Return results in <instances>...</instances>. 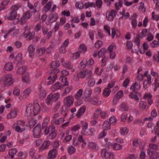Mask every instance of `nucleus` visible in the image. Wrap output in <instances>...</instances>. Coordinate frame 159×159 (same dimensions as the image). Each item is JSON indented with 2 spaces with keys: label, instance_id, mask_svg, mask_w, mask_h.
<instances>
[{
  "label": "nucleus",
  "instance_id": "obj_1",
  "mask_svg": "<svg viewBox=\"0 0 159 159\" xmlns=\"http://www.w3.org/2000/svg\"><path fill=\"white\" fill-rule=\"evenodd\" d=\"M0 82L2 83L5 86H9L13 83V80L11 75H7L0 79Z\"/></svg>",
  "mask_w": 159,
  "mask_h": 159
},
{
  "label": "nucleus",
  "instance_id": "obj_34",
  "mask_svg": "<svg viewBox=\"0 0 159 159\" xmlns=\"http://www.w3.org/2000/svg\"><path fill=\"white\" fill-rule=\"evenodd\" d=\"M92 93L91 89H86L84 91V95L86 98H88L91 94Z\"/></svg>",
  "mask_w": 159,
  "mask_h": 159
},
{
  "label": "nucleus",
  "instance_id": "obj_28",
  "mask_svg": "<svg viewBox=\"0 0 159 159\" xmlns=\"http://www.w3.org/2000/svg\"><path fill=\"white\" fill-rule=\"evenodd\" d=\"M29 120L28 123L30 127L31 128L34 127L37 123L36 120L34 118H32L31 119L30 118Z\"/></svg>",
  "mask_w": 159,
  "mask_h": 159
},
{
  "label": "nucleus",
  "instance_id": "obj_25",
  "mask_svg": "<svg viewBox=\"0 0 159 159\" xmlns=\"http://www.w3.org/2000/svg\"><path fill=\"white\" fill-rule=\"evenodd\" d=\"M52 2H48L44 7V11L45 12H47L51 9Z\"/></svg>",
  "mask_w": 159,
  "mask_h": 159
},
{
  "label": "nucleus",
  "instance_id": "obj_8",
  "mask_svg": "<svg viewBox=\"0 0 159 159\" xmlns=\"http://www.w3.org/2000/svg\"><path fill=\"white\" fill-rule=\"evenodd\" d=\"M51 143L49 141H44L42 144V145L39 147V151L42 152L44 150L48 149Z\"/></svg>",
  "mask_w": 159,
  "mask_h": 159
},
{
  "label": "nucleus",
  "instance_id": "obj_62",
  "mask_svg": "<svg viewBox=\"0 0 159 159\" xmlns=\"http://www.w3.org/2000/svg\"><path fill=\"white\" fill-rule=\"evenodd\" d=\"M48 121L49 120L47 118H46L44 119L42 125V127L43 129L45 128L47 125Z\"/></svg>",
  "mask_w": 159,
  "mask_h": 159
},
{
  "label": "nucleus",
  "instance_id": "obj_24",
  "mask_svg": "<svg viewBox=\"0 0 159 159\" xmlns=\"http://www.w3.org/2000/svg\"><path fill=\"white\" fill-rule=\"evenodd\" d=\"M46 49L45 47L38 49L37 50V52L39 56H41L44 54Z\"/></svg>",
  "mask_w": 159,
  "mask_h": 159
},
{
  "label": "nucleus",
  "instance_id": "obj_46",
  "mask_svg": "<svg viewBox=\"0 0 159 159\" xmlns=\"http://www.w3.org/2000/svg\"><path fill=\"white\" fill-rule=\"evenodd\" d=\"M142 38V37H140V35L139 36V35H138L134 40V42L136 43L137 45L138 46L139 48L140 45V38Z\"/></svg>",
  "mask_w": 159,
  "mask_h": 159
},
{
  "label": "nucleus",
  "instance_id": "obj_31",
  "mask_svg": "<svg viewBox=\"0 0 159 159\" xmlns=\"http://www.w3.org/2000/svg\"><path fill=\"white\" fill-rule=\"evenodd\" d=\"M22 81L23 82L26 83H28L30 82V76L27 73L26 75L25 76H22Z\"/></svg>",
  "mask_w": 159,
  "mask_h": 159
},
{
  "label": "nucleus",
  "instance_id": "obj_20",
  "mask_svg": "<svg viewBox=\"0 0 159 159\" xmlns=\"http://www.w3.org/2000/svg\"><path fill=\"white\" fill-rule=\"evenodd\" d=\"M103 129L107 130L110 129L111 125L107 120H105L102 125Z\"/></svg>",
  "mask_w": 159,
  "mask_h": 159
},
{
  "label": "nucleus",
  "instance_id": "obj_56",
  "mask_svg": "<svg viewBox=\"0 0 159 159\" xmlns=\"http://www.w3.org/2000/svg\"><path fill=\"white\" fill-rule=\"evenodd\" d=\"M110 123L112 124L113 125H115L116 123V117L114 116H111L109 119Z\"/></svg>",
  "mask_w": 159,
  "mask_h": 159
},
{
  "label": "nucleus",
  "instance_id": "obj_27",
  "mask_svg": "<svg viewBox=\"0 0 159 159\" xmlns=\"http://www.w3.org/2000/svg\"><path fill=\"white\" fill-rule=\"evenodd\" d=\"M22 59V55L21 53H19L16 56L15 60L14 62L16 63L17 61L18 63H19L21 62Z\"/></svg>",
  "mask_w": 159,
  "mask_h": 159
},
{
  "label": "nucleus",
  "instance_id": "obj_21",
  "mask_svg": "<svg viewBox=\"0 0 159 159\" xmlns=\"http://www.w3.org/2000/svg\"><path fill=\"white\" fill-rule=\"evenodd\" d=\"M107 52L105 48H102L98 52V55L99 58L103 57Z\"/></svg>",
  "mask_w": 159,
  "mask_h": 159
},
{
  "label": "nucleus",
  "instance_id": "obj_33",
  "mask_svg": "<svg viewBox=\"0 0 159 159\" xmlns=\"http://www.w3.org/2000/svg\"><path fill=\"white\" fill-rule=\"evenodd\" d=\"M4 68L6 70L10 71L12 69L13 66L11 63L8 62L5 65Z\"/></svg>",
  "mask_w": 159,
  "mask_h": 159
},
{
  "label": "nucleus",
  "instance_id": "obj_43",
  "mask_svg": "<svg viewBox=\"0 0 159 159\" xmlns=\"http://www.w3.org/2000/svg\"><path fill=\"white\" fill-rule=\"evenodd\" d=\"M120 132L121 134L124 135L127 134L128 130L126 127H124L120 128Z\"/></svg>",
  "mask_w": 159,
  "mask_h": 159
},
{
  "label": "nucleus",
  "instance_id": "obj_17",
  "mask_svg": "<svg viewBox=\"0 0 159 159\" xmlns=\"http://www.w3.org/2000/svg\"><path fill=\"white\" fill-rule=\"evenodd\" d=\"M39 89L40 90L39 93V98L41 100H42L46 96V92L43 89L42 87H40Z\"/></svg>",
  "mask_w": 159,
  "mask_h": 159
},
{
  "label": "nucleus",
  "instance_id": "obj_16",
  "mask_svg": "<svg viewBox=\"0 0 159 159\" xmlns=\"http://www.w3.org/2000/svg\"><path fill=\"white\" fill-rule=\"evenodd\" d=\"M140 89V85L139 84H138L137 82H135L134 83L133 85L131 86L130 89H133V90H135L136 91L139 90Z\"/></svg>",
  "mask_w": 159,
  "mask_h": 159
},
{
  "label": "nucleus",
  "instance_id": "obj_3",
  "mask_svg": "<svg viewBox=\"0 0 159 159\" xmlns=\"http://www.w3.org/2000/svg\"><path fill=\"white\" fill-rule=\"evenodd\" d=\"M33 136L35 138H39L40 137L41 132V125L38 124L33 129Z\"/></svg>",
  "mask_w": 159,
  "mask_h": 159
},
{
  "label": "nucleus",
  "instance_id": "obj_44",
  "mask_svg": "<svg viewBox=\"0 0 159 159\" xmlns=\"http://www.w3.org/2000/svg\"><path fill=\"white\" fill-rule=\"evenodd\" d=\"M95 84V81L94 79H89L88 81L87 84L90 87H93Z\"/></svg>",
  "mask_w": 159,
  "mask_h": 159
},
{
  "label": "nucleus",
  "instance_id": "obj_23",
  "mask_svg": "<svg viewBox=\"0 0 159 159\" xmlns=\"http://www.w3.org/2000/svg\"><path fill=\"white\" fill-rule=\"evenodd\" d=\"M79 50V52L84 53L87 51L86 46L83 44H80Z\"/></svg>",
  "mask_w": 159,
  "mask_h": 159
},
{
  "label": "nucleus",
  "instance_id": "obj_22",
  "mask_svg": "<svg viewBox=\"0 0 159 159\" xmlns=\"http://www.w3.org/2000/svg\"><path fill=\"white\" fill-rule=\"evenodd\" d=\"M119 110L121 111H128V108L127 104L125 102H123L120 105Z\"/></svg>",
  "mask_w": 159,
  "mask_h": 159
},
{
  "label": "nucleus",
  "instance_id": "obj_13",
  "mask_svg": "<svg viewBox=\"0 0 159 159\" xmlns=\"http://www.w3.org/2000/svg\"><path fill=\"white\" fill-rule=\"evenodd\" d=\"M120 34V32L115 28L111 29V38L114 39L115 35L117 37H119Z\"/></svg>",
  "mask_w": 159,
  "mask_h": 159
},
{
  "label": "nucleus",
  "instance_id": "obj_4",
  "mask_svg": "<svg viewBox=\"0 0 159 159\" xmlns=\"http://www.w3.org/2000/svg\"><path fill=\"white\" fill-rule=\"evenodd\" d=\"M12 8L13 10L11 12L10 15L8 18L10 20H13L16 19L17 16L16 10L18 9V7L16 6H13Z\"/></svg>",
  "mask_w": 159,
  "mask_h": 159
},
{
  "label": "nucleus",
  "instance_id": "obj_2",
  "mask_svg": "<svg viewBox=\"0 0 159 159\" xmlns=\"http://www.w3.org/2000/svg\"><path fill=\"white\" fill-rule=\"evenodd\" d=\"M101 156L105 158L110 159H115V155L113 153L109 152L107 149L103 148L100 152Z\"/></svg>",
  "mask_w": 159,
  "mask_h": 159
},
{
  "label": "nucleus",
  "instance_id": "obj_39",
  "mask_svg": "<svg viewBox=\"0 0 159 159\" xmlns=\"http://www.w3.org/2000/svg\"><path fill=\"white\" fill-rule=\"evenodd\" d=\"M123 95V92L122 90H120L115 95L114 97L117 98L119 100L122 98Z\"/></svg>",
  "mask_w": 159,
  "mask_h": 159
},
{
  "label": "nucleus",
  "instance_id": "obj_54",
  "mask_svg": "<svg viewBox=\"0 0 159 159\" xmlns=\"http://www.w3.org/2000/svg\"><path fill=\"white\" fill-rule=\"evenodd\" d=\"M157 53V54H155L153 56V59L154 61L158 63L159 62V51H158Z\"/></svg>",
  "mask_w": 159,
  "mask_h": 159
},
{
  "label": "nucleus",
  "instance_id": "obj_58",
  "mask_svg": "<svg viewBox=\"0 0 159 159\" xmlns=\"http://www.w3.org/2000/svg\"><path fill=\"white\" fill-rule=\"evenodd\" d=\"M102 45V42L101 40H98L95 44V46L96 48H99Z\"/></svg>",
  "mask_w": 159,
  "mask_h": 159
},
{
  "label": "nucleus",
  "instance_id": "obj_29",
  "mask_svg": "<svg viewBox=\"0 0 159 159\" xmlns=\"http://www.w3.org/2000/svg\"><path fill=\"white\" fill-rule=\"evenodd\" d=\"M83 90L82 89H80L77 92L76 94L75 95V99L78 100L81 96L83 93Z\"/></svg>",
  "mask_w": 159,
  "mask_h": 159
},
{
  "label": "nucleus",
  "instance_id": "obj_10",
  "mask_svg": "<svg viewBox=\"0 0 159 159\" xmlns=\"http://www.w3.org/2000/svg\"><path fill=\"white\" fill-rule=\"evenodd\" d=\"M33 113L34 115H36L40 111V107L38 103H34L33 107Z\"/></svg>",
  "mask_w": 159,
  "mask_h": 159
},
{
  "label": "nucleus",
  "instance_id": "obj_36",
  "mask_svg": "<svg viewBox=\"0 0 159 159\" xmlns=\"http://www.w3.org/2000/svg\"><path fill=\"white\" fill-rule=\"evenodd\" d=\"M27 68V67L26 66L20 67L17 70V73L19 74H22L26 71Z\"/></svg>",
  "mask_w": 159,
  "mask_h": 159
},
{
  "label": "nucleus",
  "instance_id": "obj_51",
  "mask_svg": "<svg viewBox=\"0 0 159 159\" xmlns=\"http://www.w3.org/2000/svg\"><path fill=\"white\" fill-rule=\"evenodd\" d=\"M61 78H62V80L63 81L64 80L65 83L63 84L62 85L63 88L64 87V86H68L69 84L68 82L67 81V77H64L63 76H61Z\"/></svg>",
  "mask_w": 159,
  "mask_h": 159
},
{
  "label": "nucleus",
  "instance_id": "obj_60",
  "mask_svg": "<svg viewBox=\"0 0 159 159\" xmlns=\"http://www.w3.org/2000/svg\"><path fill=\"white\" fill-rule=\"evenodd\" d=\"M86 77L88 79H91L90 78L92 76V71L91 70L88 71L86 70Z\"/></svg>",
  "mask_w": 159,
  "mask_h": 159
},
{
  "label": "nucleus",
  "instance_id": "obj_26",
  "mask_svg": "<svg viewBox=\"0 0 159 159\" xmlns=\"http://www.w3.org/2000/svg\"><path fill=\"white\" fill-rule=\"evenodd\" d=\"M86 107L85 106L82 107L79 110L76 116H81L84 113Z\"/></svg>",
  "mask_w": 159,
  "mask_h": 159
},
{
  "label": "nucleus",
  "instance_id": "obj_14",
  "mask_svg": "<svg viewBox=\"0 0 159 159\" xmlns=\"http://www.w3.org/2000/svg\"><path fill=\"white\" fill-rule=\"evenodd\" d=\"M48 17L51 22H55L57 20L58 16L57 13H51L49 15Z\"/></svg>",
  "mask_w": 159,
  "mask_h": 159
},
{
  "label": "nucleus",
  "instance_id": "obj_9",
  "mask_svg": "<svg viewBox=\"0 0 159 159\" xmlns=\"http://www.w3.org/2000/svg\"><path fill=\"white\" fill-rule=\"evenodd\" d=\"M18 111V110L17 108H12L10 112L7 116V118L10 119L15 117L17 115Z\"/></svg>",
  "mask_w": 159,
  "mask_h": 159
},
{
  "label": "nucleus",
  "instance_id": "obj_15",
  "mask_svg": "<svg viewBox=\"0 0 159 159\" xmlns=\"http://www.w3.org/2000/svg\"><path fill=\"white\" fill-rule=\"evenodd\" d=\"M62 88V85H61L59 82H57L54 85H52L51 87L52 90L53 91L58 89H61Z\"/></svg>",
  "mask_w": 159,
  "mask_h": 159
},
{
  "label": "nucleus",
  "instance_id": "obj_50",
  "mask_svg": "<svg viewBox=\"0 0 159 159\" xmlns=\"http://www.w3.org/2000/svg\"><path fill=\"white\" fill-rule=\"evenodd\" d=\"M76 151L75 148L72 146H71L68 148V151L69 153L72 154L74 153Z\"/></svg>",
  "mask_w": 159,
  "mask_h": 159
},
{
  "label": "nucleus",
  "instance_id": "obj_7",
  "mask_svg": "<svg viewBox=\"0 0 159 159\" xmlns=\"http://www.w3.org/2000/svg\"><path fill=\"white\" fill-rule=\"evenodd\" d=\"M58 152L56 148H54L50 150L48 155V159H55L57 155Z\"/></svg>",
  "mask_w": 159,
  "mask_h": 159
},
{
  "label": "nucleus",
  "instance_id": "obj_32",
  "mask_svg": "<svg viewBox=\"0 0 159 159\" xmlns=\"http://www.w3.org/2000/svg\"><path fill=\"white\" fill-rule=\"evenodd\" d=\"M72 87L71 86H70L66 87L64 89V91L61 94L62 96H65L67 94V93L70 92V91L72 89Z\"/></svg>",
  "mask_w": 159,
  "mask_h": 159
},
{
  "label": "nucleus",
  "instance_id": "obj_59",
  "mask_svg": "<svg viewBox=\"0 0 159 159\" xmlns=\"http://www.w3.org/2000/svg\"><path fill=\"white\" fill-rule=\"evenodd\" d=\"M102 4V0H97L96 2V4L97 7L99 8L101 7Z\"/></svg>",
  "mask_w": 159,
  "mask_h": 159
},
{
  "label": "nucleus",
  "instance_id": "obj_40",
  "mask_svg": "<svg viewBox=\"0 0 159 159\" xmlns=\"http://www.w3.org/2000/svg\"><path fill=\"white\" fill-rule=\"evenodd\" d=\"M86 70L81 71L77 75V76L78 78L81 79L84 78L86 75Z\"/></svg>",
  "mask_w": 159,
  "mask_h": 159
},
{
  "label": "nucleus",
  "instance_id": "obj_37",
  "mask_svg": "<svg viewBox=\"0 0 159 159\" xmlns=\"http://www.w3.org/2000/svg\"><path fill=\"white\" fill-rule=\"evenodd\" d=\"M110 89L107 88H105L103 93V96L104 97H107L111 93Z\"/></svg>",
  "mask_w": 159,
  "mask_h": 159
},
{
  "label": "nucleus",
  "instance_id": "obj_18",
  "mask_svg": "<svg viewBox=\"0 0 159 159\" xmlns=\"http://www.w3.org/2000/svg\"><path fill=\"white\" fill-rule=\"evenodd\" d=\"M95 129L93 128H90L88 129H86L84 131L85 135L92 136L94 135Z\"/></svg>",
  "mask_w": 159,
  "mask_h": 159
},
{
  "label": "nucleus",
  "instance_id": "obj_30",
  "mask_svg": "<svg viewBox=\"0 0 159 159\" xmlns=\"http://www.w3.org/2000/svg\"><path fill=\"white\" fill-rule=\"evenodd\" d=\"M17 152V149L16 148H14L9 150V155L11 156V158H14V155L16 154Z\"/></svg>",
  "mask_w": 159,
  "mask_h": 159
},
{
  "label": "nucleus",
  "instance_id": "obj_45",
  "mask_svg": "<svg viewBox=\"0 0 159 159\" xmlns=\"http://www.w3.org/2000/svg\"><path fill=\"white\" fill-rule=\"evenodd\" d=\"M118 6L120 7H122V2L121 0H119L118 2H116L115 4V9L116 11H118L119 9Z\"/></svg>",
  "mask_w": 159,
  "mask_h": 159
},
{
  "label": "nucleus",
  "instance_id": "obj_53",
  "mask_svg": "<svg viewBox=\"0 0 159 159\" xmlns=\"http://www.w3.org/2000/svg\"><path fill=\"white\" fill-rule=\"evenodd\" d=\"M94 63V61L93 59L91 58L89 61L86 62L85 66H91Z\"/></svg>",
  "mask_w": 159,
  "mask_h": 159
},
{
  "label": "nucleus",
  "instance_id": "obj_6",
  "mask_svg": "<svg viewBox=\"0 0 159 159\" xmlns=\"http://www.w3.org/2000/svg\"><path fill=\"white\" fill-rule=\"evenodd\" d=\"M140 95L141 94L140 93L138 92L137 91L134 90H133L132 92L130 93L129 97V98H133L135 101H138L139 99V98H138V96Z\"/></svg>",
  "mask_w": 159,
  "mask_h": 159
},
{
  "label": "nucleus",
  "instance_id": "obj_35",
  "mask_svg": "<svg viewBox=\"0 0 159 159\" xmlns=\"http://www.w3.org/2000/svg\"><path fill=\"white\" fill-rule=\"evenodd\" d=\"M51 68H56L59 66V62L58 61H52L51 64Z\"/></svg>",
  "mask_w": 159,
  "mask_h": 159
},
{
  "label": "nucleus",
  "instance_id": "obj_55",
  "mask_svg": "<svg viewBox=\"0 0 159 159\" xmlns=\"http://www.w3.org/2000/svg\"><path fill=\"white\" fill-rule=\"evenodd\" d=\"M113 148L115 150H119L122 149V145L115 143L113 146Z\"/></svg>",
  "mask_w": 159,
  "mask_h": 159
},
{
  "label": "nucleus",
  "instance_id": "obj_42",
  "mask_svg": "<svg viewBox=\"0 0 159 159\" xmlns=\"http://www.w3.org/2000/svg\"><path fill=\"white\" fill-rule=\"evenodd\" d=\"M150 46L152 48L158 47L159 46V43L158 41L154 40L150 44Z\"/></svg>",
  "mask_w": 159,
  "mask_h": 159
},
{
  "label": "nucleus",
  "instance_id": "obj_11",
  "mask_svg": "<svg viewBox=\"0 0 159 159\" xmlns=\"http://www.w3.org/2000/svg\"><path fill=\"white\" fill-rule=\"evenodd\" d=\"M149 107L147 106V102L143 101H141L139 103V109L141 111L147 110Z\"/></svg>",
  "mask_w": 159,
  "mask_h": 159
},
{
  "label": "nucleus",
  "instance_id": "obj_61",
  "mask_svg": "<svg viewBox=\"0 0 159 159\" xmlns=\"http://www.w3.org/2000/svg\"><path fill=\"white\" fill-rule=\"evenodd\" d=\"M30 92L31 90L30 89L27 88L24 91V95L25 96V98H26L29 95V94L30 93Z\"/></svg>",
  "mask_w": 159,
  "mask_h": 159
},
{
  "label": "nucleus",
  "instance_id": "obj_19",
  "mask_svg": "<svg viewBox=\"0 0 159 159\" xmlns=\"http://www.w3.org/2000/svg\"><path fill=\"white\" fill-rule=\"evenodd\" d=\"M32 106L31 105H29L28 106L26 107V110L25 113V115L29 118H30V116L31 114L32 111L30 107Z\"/></svg>",
  "mask_w": 159,
  "mask_h": 159
},
{
  "label": "nucleus",
  "instance_id": "obj_38",
  "mask_svg": "<svg viewBox=\"0 0 159 159\" xmlns=\"http://www.w3.org/2000/svg\"><path fill=\"white\" fill-rule=\"evenodd\" d=\"M13 127L14 128H15V130L17 132H22L25 129V128H21L20 126H18V125H16V124H14L13 125Z\"/></svg>",
  "mask_w": 159,
  "mask_h": 159
},
{
  "label": "nucleus",
  "instance_id": "obj_64",
  "mask_svg": "<svg viewBox=\"0 0 159 159\" xmlns=\"http://www.w3.org/2000/svg\"><path fill=\"white\" fill-rule=\"evenodd\" d=\"M84 6L85 8H87L89 7H94L95 6V4L93 2L89 3V2H88L85 3L84 4Z\"/></svg>",
  "mask_w": 159,
  "mask_h": 159
},
{
  "label": "nucleus",
  "instance_id": "obj_52",
  "mask_svg": "<svg viewBox=\"0 0 159 159\" xmlns=\"http://www.w3.org/2000/svg\"><path fill=\"white\" fill-rule=\"evenodd\" d=\"M88 145L89 148L90 149H95L96 148V144L93 143H89Z\"/></svg>",
  "mask_w": 159,
  "mask_h": 159
},
{
  "label": "nucleus",
  "instance_id": "obj_48",
  "mask_svg": "<svg viewBox=\"0 0 159 159\" xmlns=\"http://www.w3.org/2000/svg\"><path fill=\"white\" fill-rule=\"evenodd\" d=\"M57 77V75L56 74H54L52 76V80L48 81V85L52 84L55 81Z\"/></svg>",
  "mask_w": 159,
  "mask_h": 159
},
{
  "label": "nucleus",
  "instance_id": "obj_12",
  "mask_svg": "<svg viewBox=\"0 0 159 159\" xmlns=\"http://www.w3.org/2000/svg\"><path fill=\"white\" fill-rule=\"evenodd\" d=\"M35 49V48L32 44H31L28 47V51L29 53V56L31 58H33L34 56Z\"/></svg>",
  "mask_w": 159,
  "mask_h": 159
},
{
  "label": "nucleus",
  "instance_id": "obj_5",
  "mask_svg": "<svg viewBox=\"0 0 159 159\" xmlns=\"http://www.w3.org/2000/svg\"><path fill=\"white\" fill-rule=\"evenodd\" d=\"M74 99L72 95L68 96L65 98L64 100V102L65 105L68 107L71 106L73 103Z\"/></svg>",
  "mask_w": 159,
  "mask_h": 159
},
{
  "label": "nucleus",
  "instance_id": "obj_57",
  "mask_svg": "<svg viewBox=\"0 0 159 159\" xmlns=\"http://www.w3.org/2000/svg\"><path fill=\"white\" fill-rule=\"evenodd\" d=\"M148 33L147 29H143L141 32V34L140 35V37L143 38L146 36L147 35Z\"/></svg>",
  "mask_w": 159,
  "mask_h": 159
},
{
  "label": "nucleus",
  "instance_id": "obj_63",
  "mask_svg": "<svg viewBox=\"0 0 159 159\" xmlns=\"http://www.w3.org/2000/svg\"><path fill=\"white\" fill-rule=\"evenodd\" d=\"M131 24L133 28L134 29L136 28L137 25V20L132 19Z\"/></svg>",
  "mask_w": 159,
  "mask_h": 159
},
{
  "label": "nucleus",
  "instance_id": "obj_49",
  "mask_svg": "<svg viewBox=\"0 0 159 159\" xmlns=\"http://www.w3.org/2000/svg\"><path fill=\"white\" fill-rule=\"evenodd\" d=\"M81 122L82 127V129L84 131L85 130L87 129L88 127V124L86 122H84L83 121H81Z\"/></svg>",
  "mask_w": 159,
  "mask_h": 159
},
{
  "label": "nucleus",
  "instance_id": "obj_41",
  "mask_svg": "<svg viewBox=\"0 0 159 159\" xmlns=\"http://www.w3.org/2000/svg\"><path fill=\"white\" fill-rule=\"evenodd\" d=\"M65 121L64 119L63 118H59L57 120H55L54 123L56 125H59L62 124Z\"/></svg>",
  "mask_w": 159,
  "mask_h": 159
},
{
  "label": "nucleus",
  "instance_id": "obj_47",
  "mask_svg": "<svg viewBox=\"0 0 159 159\" xmlns=\"http://www.w3.org/2000/svg\"><path fill=\"white\" fill-rule=\"evenodd\" d=\"M52 98L53 95L52 94H50L48 96L46 99V102L48 105H49L50 104L51 100Z\"/></svg>",
  "mask_w": 159,
  "mask_h": 159
}]
</instances>
